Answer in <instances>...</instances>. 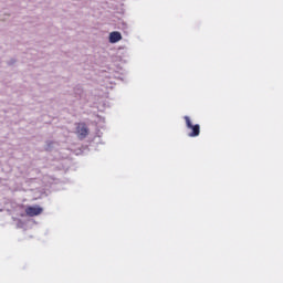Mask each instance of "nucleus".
<instances>
[{
	"label": "nucleus",
	"instance_id": "f257e3e1",
	"mask_svg": "<svg viewBox=\"0 0 283 283\" xmlns=\"http://www.w3.org/2000/svg\"><path fill=\"white\" fill-rule=\"evenodd\" d=\"M74 134L77 136L80 140H85V138L90 136V128L87 127V124L85 123L75 124Z\"/></svg>",
	"mask_w": 283,
	"mask_h": 283
},
{
	"label": "nucleus",
	"instance_id": "f03ea898",
	"mask_svg": "<svg viewBox=\"0 0 283 283\" xmlns=\"http://www.w3.org/2000/svg\"><path fill=\"white\" fill-rule=\"evenodd\" d=\"M184 118L186 120L187 128L191 129V132L188 134V136L190 138H196V137L200 136V126L198 124L193 125L191 123V118H189V116H185Z\"/></svg>",
	"mask_w": 283,
	"mask_h": 283
},
{
	"label": "nucleus",
	"instance_id": "7ed1b4c3",
	"mask_svg": "<svg viewBox=\"0 0 283 283\" xmlns=\"http://www.w3.org/2000/svg\"><path fill=\"white\" fill-rule=\"evenodd\" d=\"M25 213L27 216H29V218H34L43 213V208H41L40 206H29L25 208Z\"/></svg>",
	"mask_w": 283,
	"mask_h": 283
},
{
	"label": "nucleus",
	"instance_id": "20e7f679",
	"mask_svg": "<svg viewBox=\"0 0 283 283\" xmlns=\"http://www.w3.org/2000/svg\"><path fill=\"white\" fill-rule=\"evenodd\" d=\"M123 39V35L118 31H113L109 33V43H118Z\"/></svg>",
	"mask_w": 283,
	"mask_h": 283
}]
</instances>
